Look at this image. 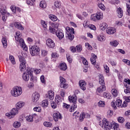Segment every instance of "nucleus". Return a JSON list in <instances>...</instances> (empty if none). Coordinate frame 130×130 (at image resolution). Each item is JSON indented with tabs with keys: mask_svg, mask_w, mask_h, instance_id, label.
Instances as JSON below:
<instances>
[{
	"mask_svg": "<svg viewBox=\"0 0 130 130\" xmlns=\"http://www.w3.org/2000/svg\"><path fill=\"white\" fill-rule=\"evenodd\" d=\"M21 37L22 34L21 33V32L17 31L16 32V35L15 36L16 43L20 44L21 47L22 48V49H23V50H25V51H27L28 50V47H27V46H26V44H25V42Z\"/></svg>",
	"mask_w": 130,
	"mask_h": 130,
	"instance_id": "1",
	"label": "nucleus"
},
{
	"mask_svg": "<svg viewBox=\"0 0 130 130\" xmlns=\"http://www.w3.org/2000/svg\"><path fill=\"white\" fill-rule=\"evenodd\" d=\"M23 93L22 87L15 86L11 90V94L13 97H19Z\"/></svg>",
	"mask_w": 130,
	"mask_h": 130,
	"instance_id": "2",
	"label": "nucleus"
},
{
	"mask_svg": "<svg viewBox=\"0 0 130 130\" xmlns=\"http://www.w3.org/2000/svg\"><path fill=\"white\" fill-rule=\"evenodd\" d=\"M99 125L102 127H103L104 126L106 130H110L112 128V122L107 120L106 118H104L102 122H100Z\"/></svg>",
	"mask_w": 130,
	"mask_h": 130,
	"instance_id": "3",
	"label": "nucleus"
},
{
	"mask_svg": "<svg viewBox=\"0 0 130 130\" xmlns=\"http://www.w3.org/2000/svg\"><path fill=\"white\" fill-rule=\"evenodd\" d=\"M18 114L19 110L17 108H14L10 110V112L6 113V116L8 119H12Z\"/></svg>",
	"mask_w": 130,
	"mask_h": 130,
	"instance_id": "4",
	"label": "nucleus"
},
{
	"mask_svg": "<svg viewBox=\"0 0 130 130\" xmlns=\"http://www.w3.org/2000/svg\"><path fill=\"white\" fill-rule=\"evenodd\" d=\"M66 30L67 38L69 40H73L74 38V34H75L74 28L67 26L66 27Z\"/></svg>",
	"mask_w": 130,
	"mask_h": 130,
	"instance_id": "5",
	"label": "nucleus"
},
{
	"mask_svg": "<svg viewBox=\"0 0 130 130\" xmlns=\"http://www.w3.org/2000/svg\"><path fill=\"white\" fill-rule=\"evenodd\" d=\"M103 19V13L100 11L96 12V14H93L90 16L91 21H97V20H102Z\"/></svg>",
	"mask_w": 130,
	"mask_h": 130,
	"instance_id": "6",
	"label": "nucleus"
},
{
	"mask_svg": "<svg viewBox=\"0 0 130 130\" xmlns=\"http://www.w3.org/2000/svg\"><path fill=\"white\" fill-rule=\"evenodd\" d=\"M29 51L30 54L32 56H35L39 54V52H40V48L37 46H32L29 48Z\"/></svg>",
	"mask_w": 130,
	"mask_h": 130,
	"instance_id": "7",
	"label": "nucleus"
},
{
	"mask_svg": "<svg viewBox=\"0 0 130 130\" xmlns=\"http://www.w3.org/2000/svg\"><path fill=\"white\" fill-rule=\"evenodd\" d=\"M57 28H58V23L56 22L51 23L49 26L48 31L51 34H55L56 33L55 29Z\"/></svg>",
	"mask_w": 130,
	"mask_h": 130,
	"instance_id": "8",
	"label": "nucleus"
},
{
	"mask_svg": "<svg viewBox=\"0 0 130 130\" xmlns=\"http://www.w3.org/2000/svg\"><path fill=\"white\" fill-rule=\"evenodd\" d=\"M19 61L20 62L19 69L21 72H24L26 70V60L22 56H19Z\"/></svg>",
	"mask_w": 130,
	"mask_h": 130,
	"instance_id": "9",
	"label": "nucleus"
},
{
	"mask_svg": "<svg viewBox=\"0 0 130 130\" xmlns=\"http://www.w3.org/2000/svg\"><path fill=\"white\" fill-rule=\"evenodd\" d=\"M39 98H40V95L37 92H35L32 93L31 99L35 104V103H37L38 100H39Z\"/></svg>",
	"mask_w": 130,
	"mask_h": 130,
	"instance_id": "10",
	"label": "nucleus"
},
{
	"mask_svg": "<svg viewBox=\"0 0 130 130\" xmlns=\"http://www.w3.org/2000/svg\"><path fill=\"white\" fill-rule=\"evenodd\" d=\"M55 34H56L57 37H58L59 40H61L64 37V34H63L62 30H57Z\"/></svg>",
	"mask_w": 130,
	"mask_h": 130,
	"instance_id": "11",
	"label": "nucleus"
},
{
	"mask_svg": "<svg viewBox=\"0 0 130 130\" xmlns=\"http://www.w3.org/2000/svg\"><path fill=\"white\" fill-rule=\"evenodd\" d=\"M46 43L47 46H48V47H49L50 48H53V47L55 46V44L54 43V42H53V41L51 40V39H48L46 40Z\"/></svg>",
	"mask_w": 130,
	"mask_h": 130,
	"instance_id": "12",
	"label": "nucleus"
},
{
	"mask_svg": "<svg viewBox=\"0 0 130 130\" xmlns=\"http://www.w3.org/2000/svg\"><path fill=\"white\" fill-rule=\"evenodd\" d=\"M77 100H78V98L75 95H73L72 96L70 95L69 96V101L71 103L77 104Z\"/></svg>",
	"mask_w": 130,
	"mask_h": 130,
	"instance_id": "13",
	"label": "nucleus"
},
{
	"mask_svg": "<svg viewBox=\"0 0 130 130\" xmlns=\"http://www.w3.org/2000/svg\"><path fill=\"white\" fill-rule=\"evenodd\" d=\"M79 84L81 90H83V91L86 90V86L87 85V83H86L85 80L79 81Z\"/></svg>",
	"mask_w": 130,
	"mask_h": 130,
	"instance_id": "14",
	"label": "nucleus"
},
{
	"mask_svg": "<svg viewBox=\"0 0 130 130\" xmlns=\"http://www.w3.org/2000/svg\"><path fill=\"white\" fill-rule=\"evenodd\" d=\"M53 118L55 121H58V119H61L62 117L59 112H56L53 114Z\"/></svg>",
	"mask_w": 130,
	"mask_h": 130,
	"instance_id": "15",
	"label": "nucleus"
},
{
	"mask_svg": "<svg viewBox=\"0 0 130 130\" xmlns=\"http://www.w3.org/2000/svg\"><path fill=\"white\" fill-rule=\"evenodd\" d=\"M107 34L111 35L116 32V29L114 27H109L106 30Z\"/></svg>",
	"mask_w": 130,
	"mask_h": 130,
	"instance_id": "16",
	"label": "nucleus"
},
{
	"mask_svg": "<svg viewBox=\"0 0 130 130\" xmlns=\"http://www.w3.org/2000/svg\"><path fill=\"white\" fill-rule=\"evenodd\" d=\"M85 117H90V115H89L88 113L82 112L80 114V116L79 118V121L81 122L83 121L84 118H85Z\"/></svg>",
	"mask_w": 130,
	"mask_h": 130,
	"instance_id": "17",
	"label": "nucleus"
},
{
	"mask_svg": "<svg viewBox=\"0 0 130 130\" xmlns=\"http://www.w3.org/2000/svg\"><path fill=\"white\" fill-rule=\"evenodd\" d=\"M47 98H49L50 100H53L54 99V92L52 90H49L48 92L47 96Z\"/></svg>",
	"mask_w": 130,
	"mask_h": 130,
	"instance_id": "18",
	"label": "nucleus"
},
{
	"mask_svg": "<svg viewBox=\"0 0 130 130\" xmlns=\"http://www.w3.org/2000/svg\"><path fill=\"white\" fill-rule=\"evenodd\" d=\"M99 77V82L100 85H105V82L104 81V77H103V75L102 74H100Z\"/></svg>",
	"mask_w": 130,
	"mask_h": 130,
	"instance_id": "19",
	"label": "nucleus"
},
{
	"mask_svg": "<svg viewBox=\"0 0 130 130\" xmlns=\"http://www.w3.org/2000/svg\"><path fill=\"white\" fill-rule=\"evenodd\" d=\"M24 105H25V102L19 101L16 104V108L19 110V109H21Z\"/></svg>",
	"mask_w": 130,
	"mask_h": 130,
	"instance_id": "20",
	"label": "nucleus"
},
{
	"mask_svg": "<svg viewBox=\"0 0 130 130\" xmlns=\"http://www.w3.org/2000/svg\"><path fill=\"white\" fill-rule=\"evenodd\" d=\"M59 69L61 70V71H67V69H68V66H67V64L64 62L61 63L59 66Z\"/></svg>",
	"mask_w": 130,
	"mask_h": 130,
	"instance_id": "21",
	"label": "nucleus"
},
{
	"mask_svg": "<svg viewBox=\"0 0 130 130\" xmlns=\"http://www.w3.org/2000/svg\"><path fill=\"white\" fill-rule=\"evenodd\" d=\"M117 13L118 18H122V16H123V11L121 8H119L117 10Z\"/></svg>",
	"mask_w": 130,
	"mask_h": 130,
	"instance_id": "22",
	"label": "nucleus"
},
{
	"mask_svg": "<svg viewBox=\"0 0 130 130\" xmlns=\"http://www.w3.org/2000/svg\"><path fill=\"white\" fill-rule=\"evenodd\" d=\"M97 58V56L94 54H91V57L90 58V61L92 64H95L96 63V59Z\"/></svg>",
	"mask_w": 130,
	"mask_h": 130,
	"instance_id": "23",
	"label": "nucleus"
},
{
	"mask_svg": "<svg viewBox=\"0 0 130 130\" xmlns=\"http://www.w3.org/2000/svg\"><path fill=\"white\" fill-rule=\"evenodd\" d=\"M105 90H106V87H105V85H102L97 88L96 92L98 93H102L103 91H105Z\"/></svg>",
	"mask_w": 130,
	"mask_h": 130,
	"instance_id": "24",
	"label": "nucleus"
},
{
	"mask_svg": "<svg viewBox=\"0 0 130 130\" xmlns=\"http://www.w3.org/2000/svg\"><path fill=\"white\" fill-rule=\"evenodd\" d=\"M22 79L25 82H28L30 77H29V74H27L26 72H24L22 75Z\"/></svg>",
	"mask_w": 130,
	"mask_h": 130,
	"instance_id": "25",
	"label": "nucleus"
},
{
	"mask_svg": "<svg viewBox=\"0 0 130 130\" xmlns=\"http://www.w3.org/2000/svg\"><path fill=\"white\" fill-rule=\"evenodd\" d=\"M55 102L59 105L62 102L61 98L59 95H56L55 98Z\"/></svg>",
	"mask_w": 130,
	"mask_h": 130,
	"instance_id": "26",
	"label": "nucleus"
},
{
	"mask_svg": "<svg viewBox=\"0 0 130 130\" xmlns=\"http://www.w3.org/2000/svg\"><path fill=\"white\" fill-rule=\"evenodd\" d=\"M2 42L4 48H6L8 46V41L7 40V39L6 38H3L2 39Z\"/></svg>",
	"mask_w": 130,
	"mask_h": 130,
	"instance_id": "27",
	"label": "nucleus"
},
{
	"mask_svg": "<svg viewBox=\"0 0 130 130\" xmlns=\"http://www.w3.org/2000/svg\"><path fill=\"white\" fill-rule=\"evenodd\" d=\"M108 27V25L106 23H103L100 24V28L102 31H105V30Z\"/></svg>",
	"mask_w": 130,
	"mask_h": 130,
	"instance_id": "28",
	"label": "nucleus"
},
{
	"mask_svg": "<svg viewBox=\"0 0 130 130\" xmlns=\"http://www.w3.org/2000/svg\"><path fill=\"white\" fill-rule=\"evenodd\" d=\"M27 74V75H33V73H34V68H28L26 71L24 72Z\"/></svg>",
	"mask_w": 130,
	"mask_h": 130,
	"instance_id": "29",
	"label": "nucleus"
},
{
	"mask_svg": "<svg viewBox=\"0 0 130 130\" xmlns=\"http://www.w3.org/2000/svg\"><path fill=\"white\" fill-rule=\"evenodd\" d=\"M14 26L16 28H17V29H19V30H24V27L22 26L21 25V23L19 22H15L14 23Z\"/></svg>",
	"mask_w": 130,
	"mask_h": 130,
	"instance_id": "30",
	"label": "nucleus"
},
{
	"mask_svg": "<svg viewBox=\"0 0 130 130\" xmlns=\"http://www.w3.org/2000/svg\"><path fill=\"white\" fill-rule=\"evenodd\" d=\"M49 18L51 20V21H53V22H56V21H57V17L53 14H50L49 15Z\"/></svg>",
	"mask_w": 130,
	"mask_h": 130,
	"instance_id": "31",
	"label": "nucleus"
},
{
	"mask_svg": "<svg viewBox=\"0 0 130 130\" xmlns=\"http://www.w3.org/2000/svg\"><path fill=\"white\" fill-rule=\"evenodd\" d=\"M111 92L114 97H117V95H118V90L116 88L112 89Z\"/></svg>",
	"mask_w": 130,
	"mask_h": 130,
	"instance_id": "32",
	"label": "nucleus"
},
{
	"mask_svg": "<svg viewBox=\"0 0 130 130\" xmlns=\"http://www.w3.org/2000/svg\"><path fill=\"white\" fill-rule=\"evenodd\" d=\"M13 125L15 128H19V127H21V122L19 121H15L13 123Z\"/></svg>",
	"mask_w": 130,
	"mask_h": 130,
	"instance_id": "33",
	"label": "nucleus"
},
{
	"mask_svg": "<svg viewBox=\"0 0 130 130\" xmlns=\"http://www.w3.org/2000/svg\"><path fill=\"white\" fill-rule=\"evenodd\" d=\"M96 38L98 41H101V42L105 41V38L104 37V36H103V35L97 36Z\"/></svg>",
	"mask_w": 130,
	"mask_h": 130,
	"instance_id": "34",
	"label": "nucleus"
},
{
	"mask_svg": "<svg viewBox=\"0 0 130 130\" xmlns=\"http://www.w3.org/2000/svg\"><path fill=\"white\" fill-rule=\"evenodd\" d=\"M41 105L43 107L45 108L48 106V101L47 100H45L43 101L41 103Z\"/></svg>",
	"mask_w": 130,
	"mask_h": 130,
	"instance_id": "35",
	"label": "nucleus"
},
{
	"mask_svg": "<svg viewBox=\"0 0 130 130\" xmlns=\"http://www.w3.org/2000/svg\"><path fill=\"white\" fill-rule=\"evenodd\" d=\"M118 42L117 41H112L110 42V44L112 46H114V47H116L118 45Z\"/></svg>",
	"mask_w": 130,
	"mask_h": 130,
	"instance_id": "36",
	"label": "nucleus"
},
{
	"mask_svg": "<svg viewBox=\"0 0 130 130\" xmlns=\"http://www.w3.org/2000/svg\"><path fill=\"white\" fill-rule=\"evenodd\" d=\"M40 7L42 8V9H45L47 7L45 1H41L40 3Z\"/></svg>",
	"mask_w": 130,
	"mask_h": 130,
	"instance_id": "37",
	"label": "nucleus"
},
{
	"mask_svg": "<svg viewBox=\"0 0 130 130\" xmlns=\"http://www.w3.org/2000/svg\"><path fill=\"white\" fill-rule=\"evenodd\" d=\"M98 106H99V107H104V106H105V102L100 101L98 103Z\"/></svg>",
	"mask_w": 130,
	"mask_h": 130,
	"instance_id": "38",
	"label": "nucleus"
},
{
	"mask_svg": "<svg viewBox=\"0 0 130 130\" xmlns=\"http://www.w3.org/2000/svg\"><path fill=\"white\" fill-rule=\"evenodd\" d=\"M112 127H113V128H114V129L118 128V127H119V124H118V123H116L114 121H112Z\"/></svg>",
	"mask_w": 130,
	"mask_h": 130,
	"instance_id": "39",
	"label": "nucleus"
},
{
	"mask_svg": "<svg viewBox=\"0 0 130 130\" xmlns=\"http://www.w3.org/2000/svg\"><path fill=\"white\" fill-rule=\"evenodd\" d=\"M77 104L73 105L71 108L69 109L70 112H74L75 111V109H77Z\"/></svg>",
	"mask_w": 130,
	"mask_h": 130,
	"instance_id": "40",
	"label": "nucleus"
},
{
	"mask_svg": "<svg viewBox=\"0 0 130 130\" xmlns=\"http://www.w3.org/2000/svg\"><path fill=\"white\" fill-rule=\"evenodd\" d=\"M85 46L86 48H87V49H88V50H92V49H93L92 46H91L90 45V44H89V43H85Z\"/></svg>",
	"mask_w": 130,
	"mask_h": 130,
	"instance_id": "41",
	"label": "nucleus"
},
{
	"mask_svg": "<svg viewBox=\"0 0 130 130\" xmlns=\"http://www.w3.org/2000/svg\"><path fill=\"white\" fill-rule=\"evenodd\" d=\"M0 12L2 14V15H10V13H7V10H6V9L5 8L2 9V8H0Z\"/></svg>",
	"mask_w": 130,
	"mask_h": 130,
	"instance_id": "42",
	"label": "nucleus"
},
{
	"mask_svg": "<svg viewBox=\"0 0 130 130\" xmlns=\"http://www.w3.org/2000/svg\"><path fill=\"white\" fill-rule=\"evenodd\" d=\"M9 59L12 64H16V61L15 60V58L13 56H10Z\"/></svg>",
	"mask_w": 130,
	"mask_h": 130,
	"instance_id": "43",
	"label": "nucleus"
},
{
	"mask_svg": "<svg viewBox=\"0 0 130 130\" xmlns=\"http://www.w3.org/2000/svg\"><path fill=\"white\" fill-rule=\"evenodd\" d=\"M121 103H122V102L119 99L117 100L115 102V104L117 107H121Z\"/></svg>",
	"mask_w": 130,
	"mask_h": 130,
	"instance_id": "44",
	"label": "nucleus"
},
{
	"mask_svg": "<svg viewBox=\"0 0 130 130\" xmlns=\"http://www.w3.org/2000/svg\"><path fill=\"white\" fill-rule=\"evenodd\" d=\"M41 24L43 28H47V22L44 20H41Z\"/></svg>",
	"mask_w": 130,
	"mask_h": 130,
	"instance_id": "45",
	"label": "nucleus"
},
{
	"mask_svg": "<svg viewBox=\"0 0 130 130\" xmlns=\"http://www.w3.org/2000/svg\"><path fill=\"white\" fill-rule=\"evenodd\" d=\"M26 120L28 122H33V120L32 119V116L31 115H28L25 117Z\"/></svg>",
	"mask_w": 130,
	"mask_h": 130,
	"instance_id": "46",
	"label": "nucleus"
},
{
	"mask_svg": "<svg viewBox=\"0 0 130 130\" xmlns=\"http://www.w3.org/2000/svg\"><path fill=\"white\" fill-rule=\"evenodd\" d=\"M44 125L47 127H51L52 124L51 122L46 121L44 122Z\"/></svg>",
	"mask_w": 130,
	"mask_h": 130,
	"instance_id": "47",
	"label": "nucleus"
},
{
	"mask_svg": "<svg viewBox=\"0 0 130 130\" xmlns=\"http://www.w3.org/2000/svg\"><path fill=\"white\" fill-rule=\"evenodd\" d=\"M55 7L57 8V9H60L61 6V3L59 1H56L54 3Z\"/></svg>",
	"mask_w": 130,
	"mask_h": 130,
	"instance_id": "48",
	"label": "nucleus"
},
{
	"mask_svg": "<svg viewBox=\"0 0 130 130\" xmlns=\"http://www.w3.org/2000/svg\"><path fill=\"white\" fill-rule=\"evenodd\" d=\"M76 50L78 52H81V51H82V50H83V48H82V45H77L76 47Z\"/></svg>",
	"mask_w": 130,
	"mask_h": 130,
	"instance_id": "49",
	"label": "nucleus"
},
{
	"mask_svg": "<svg viewBox=\"0 0 130 130\" xmlns=\"http://www.w3.org/2000/svg\"><path fill=\"white\" fill-rule=\"evenodd\" d=\"M60 88H62L63 89H67V88H68V87H69V85H68V84L64 83H61L60 84Z\"/></svg>",
	"mask_w": 130,
	"mask_h": 130,
	"instance_id": "50",
	"label": "nucleus"
},
{
	"mask_svg": "<svg viewBox=\"0 0 130 130\" xmlns=\"http://www.w3.org/2000/svg\"><path fill=\"white\" fill-rule=\"evenodd\" d=\"M113 115V111H111V110H109L107 112V116L108 117H111Z\"/></svg>",
	"mask_w": 130,
	"mask_h": 130,
	"instance_id": "51",
	"label": "nucleus"
},
{
	"mask_svg": "<svg viewBox=\"0 0 130 130\" xmlns=\"http://www.w3.org/2000/svg\"><path fill=\"white\" fill-rule=\"evenodd\" d=\"M83 25V27L84 28H88L89 24V22L88 21V20L84 21Z\"/></svg>",
	"mask_w": 130,
	"mask_h": 130,
	"instance_id": "52",
	"label": "nucleus"
},
{
	"mask_svg": "<svg viewBox=\"0 0 130 130\" xmlns=\"http://www.w3.org/2000/svg\"><path fill=\"white\" fill-rule=\"evenodd\" d=\"M127 84L128 85H130V80L129 79H125L124 80V85L125 86L126 88H127Z\"/></svg>",
	"mask_w": 130,
	"mask_h": 130,
	"instance_id": "53",
	"label": "nucleus"
},
{
	"mask_svg": "<svg viewBox=\"0 0 130 130\" xmlns=\"http://www.w3.org/2000/svg\"><path fill=\"white\" fill-rule=\"evenodd\" d=\"M98 7L99 9L102 10V11H105V6H104V5L100 4L98 5Z\"/></svg>",
	"mask_w": 130,
	"mask_h": 130,
	"instance_id": "54",
	"label": "nucleus"
},
{
	"mask_svg": "<svg viewBox=\"0 0 130 130\" xmlns=\"http://www.w3.org/2000/svg\"><path fill=\"white\" fill-rule=\"evenodd\" d=\"M117 120L118 122H120V123H123V122H124V118L122 117H119Z\"/></svg>",
	"mask_w": 130,
	"mask_h": 130,
	"instance_id": "55",
	"label": "nucleus"
},
{
	"mask_svg": "<svg viewBox=\"0 0 130 130\" xmlns=\"http://www.w3.org/2000/svg\"><path fill=\"white\" fill-rule=\"evenodd\" d=\"M104 69L105 70V72L107 73H109V67L106 64L104 65Z\"/></svg>",
	"mask_w": 130,
	"mask_h": 130,
	"instance_id": "56",
	"label": "nucleus"
},
{
	"mask_svg": "<svg viewBox=\"0 0 130 130\" xmlns=\"http://www.w3.org/2000/svg\"><path fill=\"white\" fill-rule=\"evenodd\" d=\"M115 26H122V22L119 20H117L115 22Z\"/></svg>",
	"mask_w": 130,
	"mask_h": 130,
	"instance_id": "57",
	"label": "nucleus"
},
{
	"mask_svg": "<svg viewBox=\"0 0 130 130\" xmlns=\"http://www.w3.org/2000/svg\"><path fill=\"white\" fill-rule=\"evenodd\" d=\"M81 59H82L83 64L88 66V61L84 57H81Z\"/></svg>",
	"mask_w": 130,
	"mask_h": 130,
	"instance_id": "58",
	"label": "nucleus"
},
{
	"mask_svg": "<svg viewBox=\"0 0 130 130\" xmlns=\"http://www.w3.org/2000/svg\"><path fill=\"white\" fill-rule=\"evenodd\" d=\"M47 55V51L45 50H41V55L42 56H45Z\"/></svg>",
	"mask_w": 130,
	"mask_h": 130,
	"instance_id": "59",
	"label": "nucleus"
},
{
	"mask_svg": "<svg viewBox=\"0 0 130 130\" xmlns=\"http://www.w3.org/2000/svg\"><path fill=\"white\" fill-rule=\"evenodd\" d=\"M88 28L91 30H96V26L93 24H89Z\"/></svg>",
	"mask_w": 130,
	"mask_h": 130,
	"instance_id": "60",
	"label": "nucleus"
},
{
	"mask_svg": "<svg viewBox=\"0 0 130 130\" xmlns=\"http://www.w3.org/2000/svg\"><path fill=\"white\" fill-rule=\"evenodd\" d=\"M34 110L37 112H40L41 111V108L39 107H36L34 108Z\"/></svg>",
	"mask_w": 130,
	"mask_h": 130,
	"instance_id": "61",
	"label": "nucleus"
},
{
	"mask_svg": "<svg viewBox=\"0 0 130 130\" xmlns=\"http://www.w3.org/2000/svg\"><path fill=\"white\" fill-rule=\"evenodd\" d=\"M66 56L68 61H69L70 63L72 62V58H71V55H70V54H67Z\"/></svg>",
	"mask_w": 130,
	"mask_h": 130,
	"instance_id": "62",
	"label": "nucleus"
},
{
	"mask_svg": "<svg viewBox=\"0 0 130 130\" xmlns=\"http://www.w3.org/2000/svg\"><path fill=\"white\" fill-rule=\"evenodd\" d=\"M122 61L127 64L128 66H130V61L127 59H124L122 60Z\"/></svg>",
	"mask_w": 130,
	"mask_h": 130,
	"instance_id": "63",
	"label": "nucleus"
},
{
	"mask_svg": "<svg viewBox=\"0 0 130 130\" xmlns=\"http://www.w3.org/2000/svg\"><path fill=\"white\" fill-rule=\"evenodd\" d=\"M127 12L128 16H130V5L126 4Z\"/></svg>",
	"mask_w": 130,
	"mask_h": 130,
	"instance_id": "64",
	"label": "nucleus"
}]
</instances>
